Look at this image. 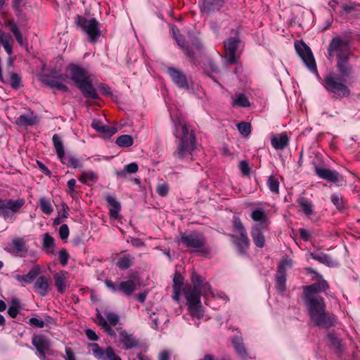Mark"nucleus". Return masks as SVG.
I'll list each match as a JSON object with an SVG mask.
<instances>
[{
	"mask_svg": "<svg viewBox=\"0 0 360 360\" xmlns=\"http://www.w3.org/2000/svg\"><path fill=\"white\" fill-rule=\"evenodd\" d=\"M328 60L335 59V68L338 73L327 74L322 84L326 91L334 98L341 100L351 96L349 84L356 79L355 66L351 59L354 56L351 47V40L347 37H333L327 49Z\"/></svg>",
	"mask_w": 360,
	"mask_h": 360,
	"instance_id": "1",
	"label": "nucleus"
},
{
	"mask_svg": "<svg viewBox=\"0 0 360 360\" xmlns=\"http://www.w3.org/2000/svg\"><path fill=\"white\" fill-rule=\"evenodd\" d=\"M193 286L184 288V292L187 300L188 310L190 315L198 319L203 316V310L200 302L201 295H207L210 292L211 288L207 283H205L202 278L193 273L191 276Z\"/></svg>",
	"mask_w": 360,
	"mask_h": 360,
	"instance_id": "2",
	"label": "nucleus"
},
{
	"mask_svg": "<svg viewBox=\"0 0 360 360\" xmlns=\"http://www.w3.org/2000/svg\"><path fill=\"white\" fill-rule=\"evenodd\" d=\"M307 307L311 321L315 326L326 329L335 326L336 317L326 311V304L322 297H303Z\"/></svg>",
	"mask_w": 360,
	"mask_h": 360,
	"instance_id": "3",
	"label": "nucleus"
},
{
	"mask_svg": "<svg viewBox=\"0 0 360 360\" xmlns=\"http://www.w3.org/2000/svg\"><path fill=\"white\" fill-rule=\"evenodd\" d=\"M174 135L178 139V146L174 155L180 159L188 158L195 148V136L192 130H189L186 124L179 120L175 124Z\"/></svg>",
	"mask_w": 360,
	"mask_h": 360,
	"instance_id": "4",
	"label": "nucleus"
},
{
	"mask_svg": "<svg viewBox=\"0 0 360 360\" xmlns=\"http://www.w3.org/2000/svg\"><path fill=\"white\" fill-rule=\"evenodd\" d=\"M243 46L238 29L233 30L231 36L226 39V65H237L238 66L235 68L234 74H238L242 69L239 60Z\"/></svg>",
	"mask_w": 360,
	"mask_h": 360,
	"instance_id": "5",
	"label": "nucleus"
},
{
	"mask_svg": "<svg viewBox=\"0 0 360 360\" xmlns=\"http://www.w3.org/2000/svg\"><path fill=\"white\" fill-rule=\"evenodd\" d=\"M233 231L234 233L230 235L233 244L240 255H245L250 248V241L245 226L236 215L233 218Z\"/></svg>",
	"mask_w": 360,
	"mask_h": 360,
	"instance_id": "6",
	"label": "nucleus"
},
{
	"mask_svg": "<svg viewBox=\"0 0 360 360\" xmlns=\"http://www.w3.org/2000/svg\"><path fill=\"white\" fill-rule=\"evenodd\" d=\"M179 243L183 244L185 247L195 251L206 252L205 238L199 232L189 231L181 234Z\"/></svg>",
	"mask_w": 360,
	"mask_h": 360,
	"instance_id": "7",
	"label": "nucleus"
},
{
	"mask_svg": "<svg viewBox=\"0 0 360 360\" xmlns=\"http://www.w3.org/2000/svg\"><path fill=\"white\" fill-rule=\"evenodd\" d=\"M77 25L85 32L91 42H95L101 36L98 22L95 18L77 17Z\"/></svg>",
	"mask_w": 360,
	"mask_h": 360,
	"instance_id": "8",
	"label": "nucleus"
},
{
	"mask_svg": "<svg viewBox=\"0 0 360 360\" xmlns=\"http://www.w3.org/2000/svg\"><path fill=\"white\" fill-rule=\"evenodd\" d=\"M66 78V75L59 74L56 70H53L50 74L41 75L40 80L44 84L51 89L65 92L68 90V86L64 84Z\"/></svg>",
	"mask_w": 360,
	"mask_h": 360,
	"instance_id": "9",
	"label": "nucleus"
},
{
	"mask_svg": "<svg viewBox=\"0 0 360 360\" xmlns=\"http://www.w3.org/2000/svg\"><path fill=\"white\" fill-rule=\"evenodd\" d=\"M25 203L23 198L1 199L0 198V216L7 219L13 217Z\"/></svg>",
	"mask_w": 360,
	"mask_h": 360,
	"instance_id": "10",
	"label": "nucleus"
},
{
	"mask_svg": "<svg viewBox=\"0 0 360 360\" xmlns=\"http://www.w3.org/2000/svg\"><path fill=\"white\" fill-rule=\"evenodd\" d=\"M295 47L297 53L309 70L311 72L318 75L316 61L310 48L303 41L295 43Z\"/></svg>",
	"mask_w": 360,
	"mask_h": 360,
	"instance_id": "11",
	"label": "nucleus"
},
{
	"mask_svg": "<svg viewBox=\"0 0 360 360\" xmlns=\"http://www.w3.org/2000/svg\"><path fill=\"white\" fill-rule=\"evenodd\" d=\"M314 171L316 174L319 178L332 182L337 186H340L341 183L344 181L342 175L336 170H333L316 165L314 167Z\"/></svg>",
	"mask_w": 360,
	"mask_h": 360,
	"instance_id": "12",
	"label": "nucleus"
},
{
	"mask_svg": "<svg viewBox=\"0 0 360 360\" xmlns=\"http://www.w3.org/2000/svg\"><path fill=\"white\" fill-rule=\"evenodd\" d=\"M89 346L92 349L93 355L98 360H122L111 347L102 348L96 343L90 344Z\"/></svg>",
	"mask_w": 360,
	"mask_h": 360,
	"instance_id": "13",
	"label": "nucleus"
},
{
	"mask_svg": "<svg viewBox=\"0 0 360 360\" xmlns=\"http://www.w3.org/2000/svg\"><path fill=\"white\" fill-rule=\"evenodd\" d=\"M328 288L327 281L323 278L319 279L311 285L303 286V297H321L319 293L325 292Z\"/></svg>",
	"mask_w": 360,
	"mask_h": 360,
	"instance_id": "14",
	"label": "nucleus"
},
{
	"mask_svg": "<svg viewBox=\"0 0 360 360\" xmlns=\"http://www.w3.org/2000/svg\"><path fill=\"white\" fill-rule=\"evenodd\" d=\"M291 266V260L283 259L279 263L276 275V288L279 292H283L286 283V266Z\"/></svg>",
	"mask_w": 360,
	"mask_h": 360,
	"instance_id": "15",
	"label": "nucleus"
},
{
	"mask_svg": "<svg viewBox=\"0 0 360 360\" xmlns=\"http://www.w3.org/2000/svg\"><path fill=\"white\" fill-rule=\"evenodd\" d=\"M68 70L70 73L71 79L75 82L77 86L91 78L89 73L85 69L77 65L70 64Z\"/></svg>",
	"mask_w": 360,
	"mask_h": 360,
	"instance_id": "16",
	"label": "nucleus"
},
{
	"mask_svg": "<svg viewBox=\"0 0 360 360\" xmlns=\"http://www.w3.org/2000/svg\"><path fill=\"white\" fill-rule=\"evenodd\" d=\"M167 71L173 82L177 86L184 89H188L189 88L187 77L183 72L172 67L167 68Z\"/></svg>",
	"mask_w": 360,
	"mask_h": 360,
	"instance_id": "17",
	"label": "nucleus"
},
{
	"mask_svg": "<svg viewBox=\"0 0 360 360\" xmlns=\"http://www.w3.org/2000/svg\"><path fill=\"white\" fill-rule=\"evenodd\" d=\"M232 345L236 352L242 360H249L255 358V356H252L248 354L247 349L244 345L243 338L240 335H236L232 339Z\"/></svg>",
	"mask_w": 360,
	"mask_h": 360,
	"instance_id": "18",
	"label": "nucleus"
},
{
	"mask_svg": "<svg viewBox=\"0 0 360 360\" xmlns=\"http://www.w3.org/2000/svg\"><path fill=\"white\" fill-rule=\"evenodd\" d=\"M223 4V0H202L200 10L203 14L210 15L219 11Z\"/></svg>",
	"mask_w": 360,
	"mask_h": 360,
	"instance_id": "19",
	"label": "nucleus"
},
{
	"mask_svg": "<svg viewBox=\"0 0 360 360\" xmlns=\"http://www.w3.org/2000/svg\"><path fill=\"white\" fill-rule=\"evenodd\" d=\"M250 217L254 221L259 223V224H257L259 227L267 228L269 224L267 213L262 207L253 209L250 214Z\"/></svg>",
	"mask_w": 360,
	"mask_h": 360,
	"instance_id": "20",
	"label": "nucleus"
},
{
	"mask_svg": "<svg viewBox=\"0 0 360 360\" xmlns=\"http://www.w3.org/2000/svg\"><path fill=\"white\" fill-rule=\"evenodd\" d=\"M77 88L82 91L85 98L91 99H97L98 98V93L93 86L91 78L78 85Z\"/></svg>",
	"mask_w": 360,
	"mask_h": 360,
	"instance_id": "21",
	"label": "nucleus"
},
{
	"mask_svg": "<svg viewBox=\"0 0 360 360\" xmlns=\"http://www.w3.org/2000/svg\"><path fill=\"white\" fill-rule=\"evenodd\" d=\"M8 251L20 257H25L27 254L25 243L22 238L13 239L10 244Z\"/></svg>",
	"mask_w": 360,
	"mask_h": 360,
	"instance_id": "22",
	"label": "nucleus"
},
{
	"mask_svg": "<svg viewBox=\"0 0 360 360\" xmlns=\"http://www.w3.org/2000/svg\"><path fill=\"white\" fill-rule=\"evenodd\" d=\"M265 228L259 227L255 224L251 228V236L254 244L259 248H262L265 245V236L262 233V230Z\"/></svg>",
	"mask_w": 360,
	"mask_h": 360,
	"instance_id": "23",
	"label": "nucleus"
},
{
	"mask_svg": "<svg viewBox=\"0 0 360 360\" xmlns=\"http://www.w3.org/2000/svg\"><path fill=\"white\" fill-rule=\"evenodd\" d=\"M309 255L311 256V259L318 261L328 266H334L336 264L335 262L330 255L325 254L319 250L311 252Z\"/></svg>",
	"mask_w": 360,
	"mask_h": 360,
	"instance_id": "24",
	"label": "nucleus"
},
{
	"mask_svg": "<svg viewBox=\"0 0 360 360\" xmlns=\"http://www.w3.org/2000/svg\"><path fill=\"white\" fill-rule=\"evenodd\" d=\"M288 142L289 139L285 132L274 135L271 139V145L276 150L284 149L288 146Z\"/></svg>",
	"mask_w": 360,
	"mask_h": 360,
	"instance_id": "25",
	"label": "nucleus"
},
{
	"mask_svg": "<svg viewBox=\"0 0 360 360\" xmlns=\"http://www.w3.org/2000/svg\"><path fill=\"white\" fill-rule=\"evenodd\" d=\"M34 289L41 296H46L49 291V284L48 278L44 276L38 277L34 284Z\"/></svg>",
	"mask_w": 360,
	"mask_h": 360,
	"instance_id": "26",
	"label": "nucleus"
},
{
	"mask_svg": "<svg viewBox=\"0 0 360 360\" xmlns=\"http://www.w3.org/2000/svg\"><path fill=\"white\" fill-rule=\"evenodd\" d=\"M32 345L36 347L40 354L44 356L45 352L49 350V341L43 336H34L32 340Z\"/></svg>",
	"mask_w": 360,
	"mask_h": 360,
	"instance_id": "27",
	"label": "nucleus"
},
{
	"mask_svg": "<svg viewBox=\"0 0 360 360\" xmlns=\"http://www.w3.org/2000/svg\"><path fill=\"white\" fill-rule=\"evenodd\" d=\"M297 202L299 206L302 208L303 213L307 217H311L314 214V210L313 209V204L310 200L304 197L299 196L297 200Z\"/></svg>",
	"mask_w": 360,
	"mask_h": 360,
	"instance_id": "28",
	"label": "nucleus"
},
{
	"mask_svg": "<svg viewBox=\"0 0 360 360\" xmlns=\"http://www.w3.org/2000/svg\"><path fill=\"white\" fill-rule=\"evenodd\" d=\"M120 340L123 343L125 349H131L138 345L136 338L131 334H129L126 330L120 332Z\"/></svg>",
	"mask_w": 360,
	"mask_h": 360,
	"instance_id": "29",
	"label": "nucleus"
},
{
	"mask_svg": "<svg viewBox=\"0 0 360 360\" xmlns=\"http://www.w3.org/2000/svg\"><path fill=\"white\" fill-rule=\"evenodd\" d=\"M231 105L234 108H248L251 105V103L245 94L238 93L232 96Z\"/></svg>",
	"mask_w": 360,
	"mask_h": 360,
	"instance_id": "30",
	"label": "nucleus"
},
{
	"mask_svg": "<svg viewBox=\"0 0 360 360\" xmlns=\"http://www.w3.org/2000/svg\"><path fill=\"white\" fill-rule=\"evenodd\" d=\"M137 284L132 279L120 282V292L126 296H130L136 290Z\"/></svg>",
	"mask_w": 360,
	"mask_h": 360,
	"instance_id": "31",
	"label": "nucleus"
},
{
	"mask_svg": "<svg viewBox=\"0 0 360 360\" xmlns=\"http://www.w3.org/2000/svg\"><path fill=\"white\" fill-rule=\"evenodd\" d=\"M110 206V216L112 218L116 219L118 217L119 212L121 210L120 203L112 196L107 195L105 198Z\"/></svg>",
	"mask_w": 360,
	"mask_h": 360,
	"instance_id": "32",
	"label": "nucleus"
},
{
	"mask_svg": "<svg viewBox=\"0 0 360 360\" xmlns=\"http://www.w3.org/2000/svg\"><path fill=\"white\" fill-rule=\"evenodd\" d=\"M172 31L173 36L177 44L184 51L185 54L191 59L193 58V53L188 50V48L185 45L184 39L179 34V30L176 27H172Z\"/></svg>",
	"mask_w": 360,
	"mask_h": 360,
	"instance_id": "33",
	"label": "nucleus"
},
{
	"mask_svg": "<svg viewBox=\"0 0 360 360\" xmlns=\"http://www.w3.org/2000/svg\"><path fill=\"white\" fill-rule=\"evenodd\" d=\"M67 273L61 271L60 273L54 275L55 285L60 292H63L67 288Z\"/></svg>",
	"mask_w": 360,
	"mask_h": 360,
	"instance_id": "34",
	"label": "nucleus"
},
{
	"mask_svg": "<svg viewBox=\"0 0 360 360\" xmlns=\"http://www.w3.org/2000/svg\"><path fill=\"white\" fill-rule=\"evenodd\" d=\"M91 127L97 131L101 132L108 136H111L116 133V129L115 127L104 125L99 121L94 120L91 123Z\"/></svg>",
	"mask_w": 360,
	"mask_h": 360,
	"instance_id": "35",
	"label": "nucleus"
},
{
	"mask_svg": "<svg viewBox=\"0 0 360 360\" xmlns=\"http://www.w3.org/2000/svg\"><path fill=\"white\" fill-rule=\"evenodd\" d=\"M6 27L13 34L16 41L20 46L25 44L22 35L20 32L17 25L13 20H6L5 22Z\"/></svg>",
	"mask_w": 360,
	"mask_h": 360,
	"instance_id": "36",
	"label": "nucleus"
},
{
	"mask_svg": "<svg viewBox=\"0 0 360 360\" xmlns=\"http://www.w3.org/2000/svg\"><path fill=\"white\" fill-rule=\"evenodd\" d=\"M37 122V117L34 115L33 112H30L27 114L21 115L16 121L18 124L23 126L34 125Z\"/></svg>",
	"mask_w": 360,
	"mask_h": 360,
	"instance_id": "37",
	"label": "nucleus"
},
{
	"mask_svg": "<svg viewBox=\"0 0 360 360\" xmlns=\"http://www.w3.org/2000/svg\"><path fill=\"white\" fill-rule=\"evenodd\" d=\"M54 148L59 159L62 161L65 156V150L61 138L56 134L52 138Z\"/></svg>",
	"mask_w": 360,
	"mask_h": 360,
	"instance_id": "38",
	"label": "nucleus"
},
{
	"mask_svg": "<svg viewBox=\"0 0 360 360\" xmlns=\"http://www.w3.org/2000/svg\"><path fill=\"white\" fill-rule=\"evenodd\" d=\"M55 246V240L49 233L44 235L43 239V249L48 255L54 253L53 248Z\"/></svg>",
	"mask_w": 360,
	"mask_h": 360,
	"instance_id": "39",
	"label": "nucleus"
},
{
	"mask_svg": "<svg viewBox=\"0 0 360 360\" xmlns=\"http://www.w3.org/2000/svg\"><path fill=\"white\" fill-rule=\"evenodd\" d=\"M96 318L98 319V323L101 328L104 330L105 333L110 336H115V332L110 328V326L108 324L107 320L100 314L98 313L96 314Z\"/></svg>",
	"mask_w": 360,
	"mask_h": 360,
	"instance_id": "40",
	"label": "nucleus"
},
{
	"mask_svg": "<svg viewBox=\"0 0 360 360\" xmlns=\"http://www.w3.org/2000/svg\"><path fill=\"white\" fill-rule=\"evenodd\" d=\"M98 175L93 171L83 172L79 177V181L83 184H87L89 181L96 182L98 180Z\"/></svg>",
	"mask_w": 360,
	"mask_h": 360,
	"instance_id": "41",
	"label": "nucleus"
},
{
	"mask_svg": "<svg viewBox=\"0 0 360 360\" xmlns=\"http://www.w3.org/2000/svg\"><path fill=\"white\" fill-rule=\"evenodd\" d=\"M41 272V268L39 266L36 265L34 266L30 271L25 276V283H32L35 278L39 276Z\"/></svg>",
	"mask_w": 360,
	"mask_h": 360,
	"instance_id": "42",
	"label": "nucleus"
},
{
	"mask_svg": "<svg viewBox=\"0 0 360 360\" xmlns=\"http://www.w3.org/2000/svg\"><path fill=\"white\" fill-rule=\"evenodd\" d=\"M116 143L120 147L127 148L133 145L134 140L131 136L124 134L117 137Z\"/></svg>",
	"mask_w": 360,
	"mask_h": 360,
	"instance_id": "43",
	"label": "nucleus"
},
{
	"mask_svg": "<svg viewBox=\"0 0 360 360\" xmlns=\"http://www.w3.org/2000/svg\"><path fill=\"white\" fill-rule=\"evenodd\" d=\"M39 205L41 211L46 214L49 215L53 211V208L50 200L44 197H42L39 199Z\"/></svg>",
	"mask_w": 360,
	"mask_h": 360,
	"instance_id": "44",
	"label": "nucleus"
},
{
	"mask_svg": "<svg viewBox=\"0 0 360 360\" xmlns=\"http://www.w3.org/2000/svg\"><path fill=\"white\" fill-rule=\"evenodd\" d=\"M133 258L129 255L124 256L118 259L117 266L120 269H127L132 265Z\"/></svg>",
	"mask_w": 360,
	"mask_h": 360,
	"instance_id": "45",
	"label": "nucleus"
},
{
	"mask_svg": "<svg viewBox=\"0 0 360 360\" xmlns=\"http://www.w3.org/2000/svg\"><path fill=\"white\" fill-rule=\"evenodd\" d=\"M238 130L244 136H248L251 133V124L247 122H241L236 124Z\"/></svg>",
	"mask_w": 360,
	"mask_h": 360,
	"instance_id": "46",
	"label": "nucleus"
},
{
	"mask_svg": "<svg viewBox=\"0 0 360 360\" xmlns=\"http://www.w3.org/2000/svg\"><path fill=\"white\" fill-rule=\"evenodd\" d=\"M12 41H13V39L10 35H6L2 32L1 44L3 45L4 49L6 50V51L9 55L12 54V44H11Z\"/></svg>",
	"mask_w": 360,
	"mask_h": 360,
	"instance_id": "47",
	"label": "nucleus"
},
{
	"mask_svg": "<svg viewBox=\"0 0 360 360\" xmlns=\"http://www.w3.org/2000/svg\"><path fill=\"white\" fill-rule=\"evenodd\" d=\"M267 186L271 192L278 193L279 181L275 176L271 175L269 177L267 181Z\"/></svg>",
	"mask_w": 360,
	"mask_h": 360,
	"instance_id": "48",
	"label": "nucleus"
},
{
	"mask_svg": "<svg viewBox=\"0 0 360 360\" xmlns=\"http://www.w3.org/2000/svg\"><path fill=\"white\" fill-rule=\"evenodd\" d=\"M331 202L339 210L345 208V202L343 198L340 194H333L330 197Z\"/></svg>",
	"mask_w": 360,
	"mask_h": 360,
	"instance_id": "49",
	"label": "nucleus"
},
{
	"mask_svg": "<svg viewBox=\"0 0 360 360\" xmlns=\"http://www.w3.org/2000/svg\"><path fill=\"white\" fill-rule=\"evenodd\" d=\"M139 167L136 162H131L124 166V170L117 172L119 176H124L125 173L134 174L138 171Z\"/></svg>",
	"mask_w": 360,
	"mask_h": 360,
	"instance_id": "50",
	"label": "nucleus"
},
{
	"mask_svg": "<svg viewBox=\"0 0 360 360\" xmlns=\"http://www.w3.org/2000/svg\"><path fill=\"white\" fill-rule=\"evenodd\" d=\"M21 77L16 73H12L10 79V84L11 86L17 89L20 86Z\"/></svg>",
	"mask_w": 360,
	"mask_h": 360,
	"instance_id": "51",
	"label": "nucleus"
},
{
	"mask_svg": "<svg viewBox=\"0 0 360 360\" xmlns=\"http://www.w3.org/2000/svg\"><path fill=\"white\" fill-rule=\"evenodd\" d=\"M106 319L109 325L115 326L119 322V316L115 313L107 312Z\"/></svg>",
	"mask_w": 360,
	"mask_h": 360,
	"instance_id": "52",
	"label": "nucleus"
},
{
	"mask_svg": "<svg viewBox=\"0 0 360 360\" xmlns=\"http://www.w3.org/2000/svg\"><path fill=\"white\" fill-rule=\"evenodd\" d=\"M105 284L108 289L113 292H120V283L113 282L111 280L105 279Z\"/></svg>",
	"mask_w": 360,
	"mask_h": 360,
	"instance_id": "53",
	"label": "nucleus"
},
{
	"mask_svg": "<svg viewBox=\"0 0 360 360\" xmlns=\"http://www.w3.org/2000/svg\"><path fill=\"white\" fill-rule=\"evenodd\" d=\"M169 188L168 184L163 183L158 185L156 191L160 196L165 197L168 194Z\"/></svg>",
	"mask_w": 360,
	"mask_h": 360,
	"instance_id": "54",
	"label": "nucleus"
},
{
	"mask_svg": "<svg viewBox=\"0 0 360 360\" xmlns=\"http://www.w3.org/2000/svg\"><path fill=\"white\" fill-rule=\"evenodd\" d=\"M222 23L223 20L220 21V23H219L217 20H212L210 22V28L216 36L219 34Z\"/></svg>",
	"mask_w": 360,
	"mask_h": 360,
	"instance_id": "55",
	"label": "nucleus"
},
{
	"mask_svg": "<svg viewBox=\"0 0 360 360\" xmlns=\"http://www.w3.org/2000/svg\"><path fill=\"white\" fill-rule=\"evenodd\" d=\"M59 235L61 240H64L69 236V228L67 224H63L59 229Z\"/></svg>",
	"mask_w": 360,
	"mask_h": 360,
	"instance_id": "56",
	"label": "nucleus"
},
{
	"mask_svg": "<svg viewBox=\"0 0 360 360\" xmlns=\"http://www.w3.org/2000/svg\"><path fill=\"white\" fill-rule=\"evenodd\" d=\"M69 258V255L65 249H62L59 252V260L60 262V264L64 266H66L68 264Z\"/></svg>",
	"mask_w": 360,
	"mask_h": 360,
	"instance_id": "57",
	"label": "nucleus"
},
{
	"mask_svg": "<svg viewBox=\"0 0 360 360\" xmlns=\"http://www.w3.org/2000/svg\"><path fill=\"white\" fill-rule=\"evenodd\" d=\"M29 324L32 326H35L39 328H41L44 326V321L41 319H39L35 317H32L29 319Z\"/></svg>",
	"mask_w": 360,
	"mask_h": 360,
	"instance_id": "58",
	"label": "nucleus"
},
{
	"mask_svg": "<svg viewBox=\"0 0 360 360\" xmlns=\"http://www.w3.org/2000/svg\"><path fill=\"white\" fill-rule=\"evenodd\" d=\"M239 168L243 175L248 176L250 174V167L247 161L243 160L239 163Z\"/></svg>",
	"mask_w": 360,
	"mask_h": 360,
	"instance_id": "59",
	"label": "nucleus"
},
{
	"mask_svg": "<svg viewBox=\"0 0 360 360\" xmlns=\"http://www.w3.org/2000/svg\"><path fill=\"white\" fill-rule=\"evenodd\" d=\"M307 273L311 276L313 280H319L323 278L322 275H321L319 272L313 269L311 267H308L306 269Z\"/></svg>",
	"mask_w": 360,
	"mask_h": 360,
	"instance_id": "60",
	"label": "nucleus"
},
{
	"mask_svg": "<svg viewBox=\"0 0 360 360\" xmlns=\"http://www.w3.org/2000/svg\"><path fill=\"white\" fill-rule=\"evenodd\" d=\"M183 284V278L181 275L176 274L174 278L173 289H181Z\"/></svg>",
	"mask_w": 360,
	"mask_h": 360,
	"instance_id": "61",
	"label": "nucleus"
},
{
	"mask_svg": "<svg viewBox=\"0 0 360 360\" xmlns=\"http://www.w3.org/2000/svg\"><path fill=\"white\" fill-rule=\"evenodd\" d=\"M68 164L70 167L73 168H81L82 164L80 161L75 158V157H70L68 159Z\"/></svg>",
	"mask_w": 360,
	"mask_h": 360,
	"instance_id": "62",
	"label": "nucleus"
},
{
	"mask_svg": "<svg viewBox=\"0 0 360 360\" xmlns=\"http://www.w3.org/2000/svg\"><path fill=\"white\" fill-rule=\"evenodd\" d=\"M299 233L301 238L304 241H308L311 239V233L305 229H300Z\"/></svg>",
	"mask_w": 360,
	"mask_h": 360,
	"instance_id": "63",
	"label": "nucleus"
},
{
	"mask_svg": "<svg viewBox=\"0 0 360 360\" xmlns=\"http://www.w3.org/2000/svg\"><path fill=\"white\" fill-rule=\"evenodd\" d=\"M328 338H330L331 343L337 347V351L340 352L341 350V344L340 340L332 334H329Z\"/></svg>",
	"mask_w": 360,
	"mask_h": 360,
	"instance_id": "64",
	"label": "nucleus"
}]
</instances>
